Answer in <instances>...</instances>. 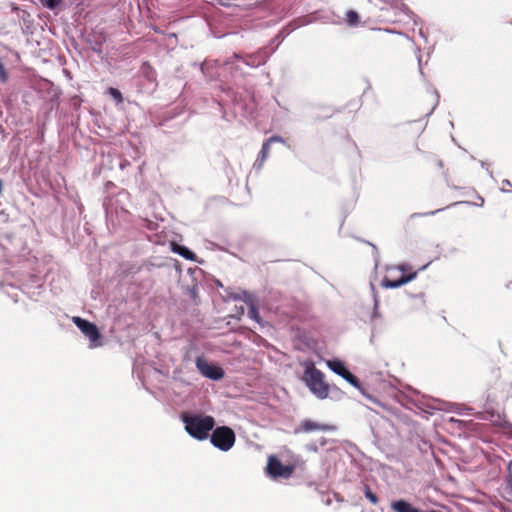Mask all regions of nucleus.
Instances as JSON below:
<instances>
[{
    "mask_svg": "<svg viewBox=\"0 0 512 512\" xmlns=\"http://www.w3.org/2000/svg\"><path fill=\"white\" fill-rule=\"evenodd\" d=\"M73 323L80 329L84 336L91 341V347L95 348L101 345V333L95 324L79 317H73Z\"/></svg>",
    "mask_w": 512,
    "mask_h": 512,
    "instance_id": "nucleus-5",
    "label": "nucleus"
},
{
    "mask_svg": "<svg viewBox=\"0 0 512 512\" xmlns=\"http://www.w3.org/2000/svg\"><path fill=\"white\" fill-rule=\"evenodd\" d=\"M416 276L417 272H412L407 264L389 267L382 280V286L385 288H398L415 279Z\"/></svg>",
    "mask_w": 512,
    "mask_h": 512,
    "instance_id": "nucleus-3",
    "label": "nucleus"
},
{
    "mask_svg": "<svg viewBox=\"0 0 512 512\" xmlns=\"http://www.w3.org/2000/svg\"><path fill=\"white\" fill-rule=\"evenodd\" d=\"M345 21L350 27H357L360 24V16L354 10H349L346 14Z\"/></svg>",
    "mask_w": 512,
    "mask_h": 512,
    "instance_id": "nucleus-14",
    "label": "nucleus"
},
{
    "mask_svg": "<svg viewBox=\"0 0 512 512\" xmlns=\"http://www.w3.org/2000/svg\"><path fill=\"white\" fill-rule=\"evenodd\" d=\"M0 81L7 82L8 81V73L5 70L4 65L0 62Z\"/></svg>",
    "mask_w": 512,
    "mask_h": 512,
    "instance_id": "nucleus-19",
    "label": "nucleus"
},
{
    "mask_svg": "<svg viewBox=\"0 0 512 512\" xmlns=\"http://www.w3.org/2000/svg\"><path fill=\"white\" fill-rule=\"evenodd\" d=\"M282 139L280 136L274 135L267 139L266 142L262 144V150H260L259 155L257 157V163L259 167L263 166V162L266 161L269 153V145L274 142H281Z\"/></svg>",
    "mask_w": 512,
    "mask_h": 512,
    "instance_id": "nucleus-9",
    "label": "nucleus"
},
{
    "mask_svg": "<svg viewBox=\"0 0 512 512\" xmlns=\"http://www.w3.org/2000/svg\"><path fill=\"white\" fill-rule=\"evenodd\" d=\"M330 427L326 424L314 422L312 420H304L296 427L294 433H311L315 431H328Z\"/></svg>",
    "mask_w": 512,
    "mask_h": 512,
    "instance_id": "nucleus-8",
    "label": "nucleus"
},
{
    "mask_svg": "<svg viewBox=\"0 0 512 512\" xmlns=\"http://www.w3.org/2000/svg\"><path fill=\"white\" fill-rule=\"evenodd\" d=\"M267 472L270 477L289 478L294 472V467L292 465H284L276 456H269Z\"/></svg>",
    "mask_w": 512,
    "mask_h": 512,
    "instance_id": "nucleus-6",
    "label": "nucleus"
},
{
    "mask_svg": "<svg viewBox=\"0 0 512 512\" xmlns=\"http://www.w3.org/2000/svg\"><path fill=\"white\" fill-rule=\"evenodd\" d=\"M430 512H440V511L432 510V511H430Z\"/></svg>",
    "mask_w": 512,
    "mask_h": 512,
    "instance_id": "nucleus-22",
    "label": "nucleus"
},
{
    "mask_svg": "<svg viewBox=\"0 0 512 512\" xmlns=\"http://www.w3.org/2000/svg\"><path fill=\"white\" fill-rule=\"evenodd\" d=\"M62 0H42L43 6L49 9H55L59 6Z\"/></svg>",
    "mask_w": 512,
    "mask_h": 512,
    "instance_id": "nucleus-17",
    "label": "nucleus"
},
{
    "mask_svg": "<svg viewBox=\"0 0 512 512\" xmlns=\"http://www.w3.org/2000/svg\"><path fill=\"white\" fill-rule=\"evenodd\" d=\"M173 251L184 257L186 260L195 259V253L192 252L190 249L186 248L185 246L174 245Z\"/></svg>",
    "mask_w": 512,
    "mask_h": 512,
    "instance_id": "nucleus-13",
    "label": "nucleus"
},
{
    "mask_svg": "<svg viewBox=\"0 0 512 512\" xmlns=\"http://www.w3.org/2000/svg\"><path fill=\"white\" fill-rule=\"evenodd\" d=\"M106 93L108 95L112 96L117 104H120L123 102L122 94L118 89H116L114 87H109L107 89Z\"/></svg>",
    "mask_w": 512,
    "mask_h": 512,
    "instance_id": "nucleus-16",
    "label": "nucleus"
},
{
    "mask_svg": "<svg viewBox=\"0 0 512 512\" xmlns=\"http://www.w3.org/2000/svg\"><path fill=\"white\" fill-rule=\"evenodd\" d=\"M210 442L221 451H229L235 443V433L228 426L217 427L211 433Z\"/></svg>",
    "mask_w": 512,
    "mask_h": 512,
    "instance_id": "nucleus-4",
    "label": "nucleus"
},
{
    "mask_svg": "<svg viewBox=\"0 0 512 512\" xmlns=\"http://www.w3.org/2000/svg\"><path fill=\"white\" fill-rule=\"evenodd\" d=\"M341 378H343L348 383H350L353 387H355L356 389H358L359 391L364 393L360 380L354 374H352L349 370L346 373H344Z\"/></svg>",
    "mask_w": 512,
    "mask_h": 512,
    "instance_id": "nucleus-12",
    "label": "nucleus"
},
{
    "mask_svg": "<svg viewBox=\"0 0 512 512\" xmlns=\"http://www.w3.org/2000/svg\"><path fill=\"white\" fill-rule=\"evenodd\" d=\"M180 419H182L185 424L186 432L199 441L208 438L209 432L213 430L215 424L213 417L210 415L204 416L184 412L180 415Z\"/></svg>",
    "mask_w": 512,
    "mask_h": 512,
    "instance_id": "nucleus-1",
    "label": "nucleus"
},
{
    "mask_svg": "<svg viewBox=\"0 0 512 512\" xmlns=\"http://www.w3.org/2000/svg\"><path fill=\"white\" fill-rule=\"evenodd\" d=\"M306 386L318 399H326L329 395V386L324 380V374L313 363L308 365L303 374Z\"/></svg>",
    "mask_w": 512,
    "mask_h": 512,
    "instance_id": "nucleus-2",
    "label": "nucleus"
},
{
    "mask_svg": "<svg viewBox=\"0 0 512 512\" xmlns=\"http://www.w3.org/2000/svg\"><path fill=\"white\" fill-rule=\"evenodd\" d=\"M390 508L396 512H421L419 508H415L413 505L403 499L393 501L392 504H390Z\"/></svg>",
    "mask_w": 512,
    "mask_h": 512,
    "instance_id": "nucleus-10",
    "label": "nucleus"
},
{
    "mask_svg": "<svg viewBox=\"0 0 512 512\" xmlns=\"http://www.w3.org/2000/svg\"><path fill=\"white\" fill-rule=\"evenodd\" d=\"M248 316L250 318L255 319L257 322L259 321L258 311H257V308L254 305L250 306V308L248 310Z\"/></svg>",
    "mask_w": 512,
    "mask_h": 512,
    "instance_id": "nucleus-18",
    "label": "nucleus"
},
{
    "mask_svg": "<svg viewBox=\"0 0 512 512\" xmlns=\"http://www.w3.org/2000/svg\"><path fill=\"white\" fill-rule=\"evenodd\" d=\"M503 429H504L505 433H509L512 437V424L511 423L505 422L503 425Z\"/></svg>",
    "mask_w": 512,
    "mask_h": 512,
    "instance_id": "nucleus-20",
    "label": "nucleus"
},
{
    "mask_svg": "<svg viewBox=\"0 0 512 512\" xmlns=\"http://www.w3.org/2000/svg\"><path fill=\"white\" fill-rule=\"evenodd\" d=\"M196 367L202 375L210 380L219 381L224 377L223 369L217 365L209 363L205 358H196Z\"/></svg>",
    "mask_w": 512,
    "mask_h": 512,
    "instance_id": "nucleus-7",
    "label": "nucleus"
},
{
    "mask_svg": "<svg viewBox=\"0 0 512 512\" xmlns=\"http://www.w3.org/2000/svg\"><path fill=\"white\" fill-rule=\"evenodd\" d=\"M509 474H510V477H512V461L509 464Z\"/></svg>",
    "mask_w": 512,
    "mask_h": 512,
    "instance_id": "nucleus-21",
    "label": "nucleus"
},
{
    "mask_svg": "<svg viewBox=\"0 0 512 512\" xmlns=\"http://www.w3.org/2000/svg\"><path fill=\"white\" fill-rule=\"evenodd\" d=\"M363 493L366 499L371 502L373 505H377L378 503V497L376 494L371 490L370 486L364 485L363 486Z\"/></svg>",
    "mask_w": 512,
    "mask_h": 512,
    "instance_id": "nucleus-15",
    "label": "nucleus"
},
{
    "mask_svg": "<svg viewBox=\"0 0 512 512\" xmlns=\"http://www.w3.org/2000/svg\"><path fill=\"white\" fill-rule=\"evenodd\" d=\"M327 366L330 370H332L334 373H336L340 377H342V375L348 371L345 364L338 359L329 360L327 362Z\"/></svg>",
    "mask_w": 512,
    "mask_h": 512,
    "instance_id": "nucleus-11",
    "label": "nucleus"
}]
</instances>
